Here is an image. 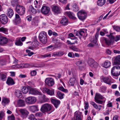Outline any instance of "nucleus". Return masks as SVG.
<instances>
[{
	"mask_svg": "<svg viewBox=\"0 0 120 120\" xmlns=\"http://www.w3.org/2000/svg\"><path fill=\"white\" fill-rule=\"evenodd\" d=\"M13 14V11L10 8L8 10L7 15L8 17L10 18H11Z\"/></svg>",
	"mask_w": 120,
	"mask_h": 120,
	"instance_id": "393cba45",
	"label": "nucleus"
},
{
	"mask_svg": "<svg viewBox=\"0 0 120 120\" xmlns=\"http://www.w3.org/2000/svg\"><path fill=\"white\" fill-rule=\"evenodd\" d=\"M77 41H75V42H71L69 40L67 41V43L69 45H74L75 43H77Z\"/></svg>",
	"mask_w": 120,
	"mask_h": 120,
	"instance_id": "e2e57ef3",
	"label": "nucleus"
},
{
	"mask_svg": "<svg viewBox=\"0 0 120 120\" xmlns=\"http://www.w3.org/2000/svg\"><path fill=\"white\" fill-rule=\"evenodd\" d=\"M57 95L58 98L60 99H63L64 98L63 96L64 94L60 91L57 92Z\"/></svg>",
	"mask_w": 120,
	"mask_h": 120,
	"instance_id": "a19ab883",
	"label": "nucleus"
},
{
	"mask_svg": "<svg viewBox=\"0 0 120 120\" xmlns=\"http://www.w3.org/2000/svg\"><path fill=\"white\" fill-rule=\"evenodd\" d=\"M111 73L113 76H117L120 75V66L116 65L114 66L112 68Z\"/></svg>",
	"mask_w": 120,
	"mask_h": 120,
	"instance_id": "7ed1b4c3",
	"label": "nucleus"
},
{
	"mask_svg": "<svg viewBox=\"0 0 120 120\" xmlns=\"http://www.w3.org/2000/svg\"><path fill=\"white\" fill-rule=\"evenodd\" d=\"M51 101L55 107L57 108L60 103V101L55 99H52Z\"/></svg>",
	"mask_w": 120,
	"mask_h": 120,
	"instance_id": "a878e982",
	"label": "nucleus"
},
{
	"mask_svg": "<svg viewBox=\"0 0 120 120\" xmlns=\"http://www.w3.org/2000/svg\"><path fill=\"white\" fill-rule=\"evenodd\" d=\"M82 113L77 111L74 113V117L76 120H82Z\"/></svg>",
	"mask_w": 120,
	"mask_h": 120,
	"instance_id": "2eb2a0df",
	"label": "nucleus"
},
{
	"mask_svg": "<svg viewBox=\"0 0 120 120\" xmlns=\"http://www.w3.org/2000/svg\"><path fill=\"white\" fill-rule=\"evenodd\" d=\"M106 88V87L104 86H101L100 88L101 91L103 92H105Z\"/></svg>",
	"mask_w": 120,
	"mask_h": 120,
	"instance_id": "680f3d73",
	"label": "nucleus"
},
{
	"mask_svg": "<svg viewBox=\"0 0 120 120\" xmlns=\"http://www.w3.org/2000/svg\"><path fill=\"white\" fill-rule=\"evenodd\" d=\"M100 30V29L99 28H98L97 29V30L98 32H97L96 33L95 36V38L93 40V42L95 43V44H96V43L97 42V40L99 36L98 32Z\"/></svg>",
	"mask_w": 120,
	"mask_h": 120,
	"instance_id": "f704fd0d",
	"label": "nucleus"
},
{
	"mask_svg": "<svg viewBox=\"0 0 120 120\" xmlns=\"http://www.w3.org/2000/svg\"><path fill=\"white\" fill-rule=\"evenodd\" d=\"M8 120H15V117L14 116H11L8 117Z\"/></svg>",
	"mask_w": 120,
	"mask_h": 120,
	"instance_id": "338daca9",
	"label": "nucleus"
},
{
	"mask_svg": "<svg viewBox=\"0 0 120 120\" xmlns=\"http://www.w3.org/2000/svg\"><path fill=\"white\" fill-rule=\"evenodd\" d=\"M15 95L16 96L19 98H21L22 94L21 93V91L18 90H16L15 92Z\"/></svg>",
	"mask_w": 120,
	"mask_h": 120,
	"instance_id": "ea45409f",
	"label": "nucleus"
},
{
	"mask_svg": "<svg viewBox=\"0 0 120 120\" xmlns=\"http://www.w3.org/2000/svg\"><path fill=\"white\" fill-rule=\"evenodd\" d=\"M1 80L3 81H4L6 80V75L3 74H2L1 75Z\"/></svg>",
	"mask_w": 120,
	"mask_h": 120,
	"instance_id": "49530a36",
	"label": "nucleus"
},
{
	"mask_svg": "<svg viewBox=\"0 0 120 120\" xmlns=\"http://www.w3.org/2000/svg\"><path fill=\"white\" fill-rule=\"evenodd\" d=\"M70 48L73 50L74 51H78L79 50V49L78 48H77L75 46H71Z\"/></svg>",
	"mask_w": 120,
	"mask_h": 120,
	"instance_id": "603ef678",
	"label": "nucleus"
},
{
	"mask_svg": "<svg viewBox=\"0 0 120 120\" xmlns=\"http://www.w3.org/2000/svg\"><path fill=\"white\" fill-rule=\"evenodd\" d=\"M77 14L78 17L80 19L83 20L85 19L86 14L84 11H80L77 13Z\"/></svg>",
	"mask_w": 120,
	"mask_h": 120,
	"instance_id": "9b49d317",
	"label": "nucleus"
},
{
	"mask_svg": "<svg viewBox=\"0 0 120 120\" xmlns=\"http://www.w3.org/2000/svg\"><path fill=\"white\" fill-rule=\"evenodd\" d=\"M104 97L100 94L98 93H96L95 94L94 100L97 103L101 104L104 103L105 101L101 100L104 99Z\"/></svg>",
	"mask_w": 120,
	"mask_h": 120,
	"instance_id": "f03ea898",
	"label": "nucleus"
},
{
	"mask_svg": "<svg viewBox=\"0 0 120 120\" xmlns=\"http://www.w3.org/2000/svg\"><path fill=\"white\" fill-rule=\"evenodd\" d=\"M21 19L20 18V17L19 15L17 14H15V20L14 21V22H15V24H17L19 23L20 22Z\"/></svg>",
	"mask_w": 120,
	"mask_h": 120,
	"instance_id": "c756f323",
	"label": "nucleus"
},
{
	"mask_svg": "<svg viewBox=\"0 0 120 120\" xmlns=\"http://www.w3.org/2000/svg\"><path fill=\"white\" fill-rule=\"evenodd\" d=\"M58 89L64 92L67 93L68 92V90L67 89H65L63 86L59 87Z\"/></svg>",
	"mask_w": 120,
	"mask_h": 120,
	"instance_id": "c03bdc74",
	"label": "nucleus"
},
{
	"mask_svg": "<svg viewBox=\"0 0 120 120\" xmlns=\"http://www.w3.org/2000/svg\"><path fill=\"white\" fill-rule=\"evenodd\" d=\"M74 71L73 69L72 68L71 69L69 70H68V74L69 75H70L71 74H73L74 73Z\"/></svg>",
	"mask_w": 120,
	"mask_h": 120,
	"instance_id": "13d9d810",
	"label": "nucleus"
},
{
	"mask_svg": "<svg viewBox=\"0 0 120 120\" xmlns=\"http://www.w3.org/2000/svg\"><path fill=\"white\" fill-rule=\"evenodd\" d=\"M17 104L19 106H23L25 104L24 101L22 100H19L18 101Z\"/></svg>",
	"mask_w": 120,
	"mask_h": 120,
	"instance_id": "e433bc0d",
	"label": "nucleus"
},
{
	"mask_svg": "<svg viewBox=\"0 0 120 120\" xmlns=\"http://www.w3.org/2000/svg\"><path fill=\"white\" fill-rule=\"evenodd\" d=\"M65 14L70 18L72 19H76V18L75 16V15L70 11L66 12Z\"/></svg>",
	"mask_w": 120,
	"mask_h": 120,
	"instance_id": "aec40b11",
	"label": "nucleus"
},
{
	"mask_svg": "<svg viewBox=\"0 0 120 120\" xmlns=\"http://www.w3.org/2000/svg\"><path fill=\"white\" fill-rule=\"evenodd\" d=\"M28 12L30 14L33 15L37 13V11L32 6H30L29 7Z\"/></svg>",
	"mask_w": 120,
	"mask_h": 120,
	"instance_id": "6ab92c4d",
	"label": "nucleus"
},
{
	"mask_svg": "<svg viewBox=\"0 0 120 120\" xmlns=\"http://www.w3.org/2000/svg\"><path fill=\"white\" fill-rule=\"evenodd\" d=\"M18 3V1L17 0H12L11 4L13 6H14Z\"/></svg>",
	"mask_w": 120,
	"mask_h": 120,
	"instance_id": "3c124183",
	"label": "nucleus"
},
{
	"mask_svg": "<svg viewBox=\"0 0 120 120\" xmlns=\"http://www.w3.org/2000/svg\"><path fill=\"white\" fill-rule=\"evenodd\" d=\"M50 9L49 7L44 6L41 9L42 13L45 14H47L50 11Z\"/></svg>",
	"mask_w": 120,
	"mask_h": 120,
	"instance_id": "f3484780",
	"label": "nucleus"
},
{
	"mask_svg": "<svg viewBox=\"0 0 120 120\" xmlns=\"http://www.w3.org/2000/svg\"><path fill=\"white\" fill-rule=\"evenodd\" d=\"M8 40L6 38L0 35V44L3 45L7 44Z\"/></svg>",
	"mask_w": 120,
	"mask_h": 120,
	"instance_id": "dca6fc26",
	"label": "nucleus"
},
{
	"mask_svg": "<svg viewBox=\"0 0 120 120\" xmlns=\"http://www.w3.org/2000/svg\"><path fill=\"white\" fill-rule=\"evenodd\" d=\"M45 36H46V33L44 31L41 32L39 36V38H42Z\"/></svg>",
	"mask_w": 120,
	"mask_h": 120,
	"instance_id": "37998d69",
	"label": "nucleus"
},
{
	"mask_svg": "<svg viewBox=\"0 0 120 120\" xmlns=\"http://www.w3.org/2000/svg\"><path fill=\"white\" fill-rule=\"evenodd\" d=\"M85 110L87 109L89 107L88 103V102L86 101L85 102Z\"/></svg>",
	"mask_w": 120,
	"mask_h": 120,
	"instance_id": "774afa93",
	"label": "nucleus"
},
{
	"mask_svg": "<svg viewBox=\"0 0 120 120\" xmlns=\"http://www.w3.org/2000/svg\"><path fill=\"white\" fill-rule=\"evenodd\" d=\"M111 33L109 35H106V36L109 37L110 39H108L106 38L103 37L101 38V40H103L104 42L108 45H109L112 44L114 42V38L113 36L112 35Z\"/></svg>",
	"mask_w": 120,
	"mask_h": 120,
	"instance_id": "f257e3e1",
	"label": "nucleus"
},
{
	"mask_svg": "<svg viewBox=\"0 0 120 120\" xmlns=\"http://www.w3.org/2000/svg\"><path fill=\"white\" fill-rule=\"evenodd\" d=\"M39 39L40 41L43 44H45L47 41V38L46 36H44V37H43L42 38H39Z\"/></svg>",
	"mask_w": 120,
	"mask_h": 120,
	"instance_id": "72a5a7b5",
	"label": "nucleus"
},
{
	"mask_svg": "<svg viewBox=\"0 0 120 120\" xmlns=\"http://www.w3.org/2000/svg\"><path fill=\"white\" fill-rule=\"evenodd\" d=\"M73 10L75 12L78 11L79 9L77 5L75 4H74L73 6Z\"/></svg>",
	"mask_w": 120,
	"mask_h": 120,
	"instance_id": "79ce46f5",
	"label": "nucleus"
},
{
	"mask_svg": "<svg viewBox=\"0 0 120 120\" xmlns=\"http://www.w3.org/2000/svg\"><path fill=\"white\" fill-rule=\"evenodd\" d=\"M88 63L89 65L93 68H96L98 66V64L92 59H89Z\"/></svg>",
	"mask_w": 120,
	"mask_h": 120,
	"instance_id": "6e6552de",
	"label": "nucleus"
},
{
	"mask_svg": "<svg viewBox=\"0 0 120 120\" xmlns=\"http://www.w3.org/2000/svg\"><path fill=\"white\" fill-rule=\"evenodd\" d=\"M47 50L49 51H52L53 49L52 46L50 45L47 47Z\"/></svg>",
	"mask_w": 120,
	"mask_h": 120,
	"instance_id": "0e129e2a",
	"label": "nucleus"
},
{
	"mask_svg": "<svg viewBox=\"0 0 120 120\" xmlns=\"http://www.w3.org/2000/svg\"><path fill=\"white\" fill-rule=\"evenodd\" d=\"M76 64L79 67L82 64V61L81 60L78 61L76 62Z\"/></svg>",
	"mask_w": 120,
	"mask_h": 120,
	"instance_id": "6e6d98bb",
	"label": "nucleus"
},
{
	"mask_svg": "<svg viewBox=\"0 0 120 120\" xmlns=\"http://www.w3.org/2000/svg\"><path fill=\"white\" fill-rule=\"evenodd\" d=\"M85 34V32L82 30H81L79 32H77V34H79L82 36H84Z\"/></svg>",
	"mask_w": 120,
	"mask_h": 120,
	"instance_id": "864d4df0",
	"label": "nucleus"
},
{
	"mask_svg": "<svg viewBox=\"0 0 120 120\" xmlns=\"http://www.w3.org/2000/svg\"><path fill=\"white\" fill-rule=\"evenodd\" d=\"M4 112L2 111H0V120H2L4 118Z\"/></svg>",
	"mask_w": 120,
	"mask_h": 120,
	"instance_id": "8fccbe9b",
	"label": "nucleus"
},
{
	"mask_svg": "<svg viewBox=\"0 0 120 120\" xmlns=\"http://www.w3.org/2000/svg\"><path fill=\"white\" fill-rule=\"evenodd\" d=\"M52 108L51 105L48 103H46L42 105L40 109L41 111L43 113L50 111Z\"/></svg>",
	"mask_w": 120,
	"mask_h": 120,
	"instance_id": "39448f33",
	"label": "nucleus"
},
{
	"mask_svg": "<svg viewBox=\"0 0 120 120\" xmlns=\"http://www.w3.org/2000/svg\"><path fill=\"white\" fill-rule=\"evenodd\" d=\"M22 64H16L12 66V68H22Z\"/></svg>",
	"mask_w": 120,
	"mask_h": 120,
	"instance_id": "5fc2aeb1",
	"label": "nucleus"
},
{
	"mask_svg": "<svg viewBox=\"0 0 120 120\" xmlns=\"http://www.w3.org/2000/svg\"><path fill=\"white\" fill-rule=\"evenodd\" d=\"M115 41H117L120 40V35H119L116 36L115 38H114Z\"/></svg>",
	"mask_w": 120,
	"mask_h": 120,
	"instance_id": "69168bd1",
	"label": "nucleus"
},
{
	"mask_svg": "<svg viewBox=\"0 0 120 120\" xmlns=\"http://www.w3.org/2000/svg\"><path fill=\"white\" fill-rule=\"evenodd\" d=\"M6 83L9 86L13 85L15 83L13 80L10 77L8 78L6 81Z\"/></svg>",
	"mask_w": 120,
	"mask_h": 120,
	"instance_id": "b1692460",
	"label": "nucleus"
},
{
	"mask_svg": "<svg viewBox=\"0 0 120 120\" xmlns=\"http://www.w3.org/2000/svg\"><path fill=\"white\" fill-rule=\"evenodd\" d=\"M113 28L117 32H119L120 31V28L118 26H113Z\"/></svg>",
	"mask_w": 120,
	"mask_h": 120,
	"instance_id": "4d7b16f0",
	"label": "nucleus"
},
{
	"mask_svg": "<svg viewBox=\"0 0 120 120\" xmlns=\"http://www.w3.org/2000/svg\"><path fill=\"white\" fill-rule=\"evenodd\" d=\"M77 80V78L74 76L70 78L69 81V84L70 85L73 86L76 82Z\"/></svg>",
	"mask_w": 120,
	"mask_h": 120,
	"instance_id": "a211bd4d",
	"label": "nucleus"
},
{
	"mask_svg": "<svg viewBox=\"0 0 120 120\" xmlns=\"http://www.w3.org/2000/svg\"><path fill=\"white\" fill-rule=\"evenodd\" d=\"M111 65V63L110 61L108 60L105 61L104 64H102V66L105 68H108L110 67Z\"/></svg>",
	"mask_w": 120,
	"mask_h": 120,
	"instance_id": "bb28decb",
	"label": "nucleus"
},
{
	"mask_svg": "<svg viewBox=\"0 0 120 120\" xmlns=\"http://www.w3.org/2000/svg\"><path fill=\"white\" fill-rule=\"evenodd\" d=\"M45 82L46 84L49 86H52L54 83V79L51 78H46L45 80Z\"/></svg>",
	"mask_w": 120,
	"mask_h": 120,
	"instance_id": "ddd939ff",
	"label": "nucleus"
},
{
	"mask_svg": "<svg viewBox=\"0 0 120 120\" xmlns=\"http://www.w3.org/2000/svg\"><path fill=\"white\" fill-rule=\"evenodd\" d=\"M36 101V99L34 97H29L26 98V102L29 104H33Z\"/></svg>",
	"mask_w": 120,
	"mask_h": 120,
	"instance_id": "f8f14e48",
	"label": "nucleus"
},
{
	"mask_svg": "<svg viewBox=\"0 0 120 120\" xmlns=\"http://www.w3.org/2000/svg\"><path fill=\"white\" fill-rule=\"evenodd\" d=\"M37 72L35 70H33L31 71L30 72L31 76H35L37 74Z\"/></svg>",
	"mask_w": 120,
	"mask_h": 120,
	"instance_id": "09e8293b",
	"label": "nucleus"
},
{
	"mask_svg": "<svg viewBox=\"0 0 120 120\" xmlns=\"http://www.w3.org/2000/svg\"><path fill=\"white\" fill-rule=\"evenodd\" d=\"M9 102V100L8 98H4L2 99V103L3 105L7 104Z\"/></svg>",
	"mask_w": 120,
	"mask_h": 120,
	"instance_id": "2f4dec72",
	"label": "nucleus"
},
{
	"mask_svg": "<svg viewBox=\"0 0 120 120\" xmlns=\"http://www.w3.org/2000/svg\"><path fill=\"white\" fill-rule=\"evenodd\" d=\"M90 104L92 105L94 107L97 109H98L100 110L101 109V106L100 105H98L94 102L91 101L90 102Z\"/></svg>",
	"mask_w": 120,
	"mask_h": 120,
	"instance_id": "5701e85b",
	"label": "nucleus"
},
{
	"mask_svg": "<svg viewBox=\"0 0 120 120\" xmlns=\"http://www.w3.org/2000/svg\"><path fill=\"white\" fill-rule=\"evenodd\" d=\"M29 93L32 95H36L38 94V91L35 89L29 88Z\"/></svg>",
	"mask_w": 120,
	"mask_h": 120,
	"instance_id": "cd10ccee",
	"label": "nucleus"
},
{
	"mask_svg": "<svg viewBox=\"0 0 120 120\" xmlns=\"http://www.w3.org/2000/svg\"><path fill=\"white\" fill-rule=\"evenodd\" d=\"M29 43H31V44L32 43H33V45L34 47H36L38 45L37 41V36H35L34 37L33 43H32L31 41H29L26 43V44H28Z\"/></svg>",
	"mask_w": 120,
	"mask_h": 120,
	"instance_id": "7c9ffc66",
	"label": "nucleus"
},
{
	"mask_svg": "<svg viewBox=\"0 0 120 120\" xmlns=\"http://www.w3.org/2000/svg\"><path fill=\"white\" fill-rule=\"evenodd\" d=\"M30 110L33 112H35L38 110V107L37 105H33L30 107Z\"/></svg>",
	"mask_w": 120,
	"mask_h": 120,
	"instance_id": "4c0bfd02",
	"label": "nucleus"
},
{
	"mask_svg": "<svg viewBox=\"0 0 120 120\" xmlns=\"http://www.w3.org/2000/svg\"><path fill=\"white\" fill-rule=\"evenodd\" d=\"M29 119L30 120H37V119L35 118L33 114H31L29 116Z\"/></svg>",
	"mask_w": 120,
	"mask_h": 120,
	"instance_id": "de8ad7c7",
	"label": "nucleus"
},
{
	"mask_svg": "<svg viewBox=\"0 0 120 120\" xmlns=\"http://www.w3.org/2000/svg\"><path fill=\"white\" fill-rule=\"evenodd\" d=\"M64 53L62 52H54L53 53V55L57 56H61L63 55Z\"/></svg>",
	"mask_w": 120,
	"mask_h": 120,
	"instance_id": "473e14b6",
	"label": "nucleus"
},
{
	"mask_svg": "<svg viewBox=\"0 0 120 120\" xmlns=\"http://www.w3.org/2000/svg\"><path fill=\"white\" fill-rule=\"evenodd\" d=\"M8 19L7 16L4 14L0 15V21L2 24L5 25L8 22Z\"/></svg>",
	"mask_w": 120,
	"mask_h": 120,
	"instance_id": "9d476101",
	"label": "nucleus"
},
{
	"mask_svg": "<svg viewBox=\"0 0 120 120\" xmlns=\"http://www.w3.org/2000/svg\"><path fill=\"white\" fill-rule=\"evenodd\" d=\"M114 63L115 65L120 64V55L118 56L115 57Z\"/></svg>",
	"mask_w": 120,
	"mask_h": 120,
	"instance_id": "c85d7f7f",
	"label": "nucleus"
},
{
	"mask_svg": "<svg viewBox=\"0 0 120 120\" xmlns=\"http://www.w3.org/2000/svg\"><path fill=\"white\" fill-rule=\"evenodd\" d=\"M42 91L43 92L46 93L50 96H52L54 95V89H50L45 87L43 89Z\"/></svg>",
	"mask_w": 120,
	"mask_h": 120,
	"instance_id": "1a4fd4ad",
	"label": "nucleus"
},
{
	"mask_svg": "<svg viewBox=\"0 0 120 120\" xmlns=\"http://www.w3.org/2000/svg\"><path fill=\"white\" fill-rule=\"evenodd\" d=\"M100 78L102 82H103L109 85H111L114 82L113 79L110 76L106 77L102 76Z\"/></svg>",
	"mask_w": 120,
	"mask_h": 120,
	"instance_id": "423d86ee",
	"label": "nucleus"
},
{
	"mask_svg": "<svg viewBox=\"0 0 120 120\" xmlns=\"http://www.w3.org/2000/svg\"><path fill=\"white\" fill-rule=\"evenodd\" d=\"M23 67H24L25 68H28L31 67V65L28 64H24L22 65Z\"/></svg>",
	"mask_w": 120,
	"mask_h": 120,
	"instance_id": "052dcab7",
	"label": "nucleus"
},
{
	"mask_svg": "<svg viewBox=\"0 0 120 120\" xmlns=\"http://www.w3.org/2000/svg\"><path fill=\"white\" fill-rule=\"evenodd\" d=\"M29 88L27 87H23L21 89V91L23 94H26L28 92Z\"/></svg>",
	"mask_w": 120,
	"mask_h": 120,
	"instance_id": "58836bf2",
	"label": "nucleus"
},
{
	"mask_svg": "<svg viewBox=\"0 0 120 120\" xmlns=\"http://www.w3.org/2000/svg\"><path fill=\"white\" fill-rule=\"evenodd\" d=\"M105 0H98L97 1V4L99 6H102L105 4Z\"/></svg>",
	"mask_w": 120,
	"mask_h": 120,
	"instance_id": "c9c22d12",
	"label": "nucleus"
},
{
	"mask_svg": "<svg viewBox=\"0 0 120 120\" xmlns=\"http://www.w3.org/2000/svg\"><path fill=\"white\" fill-rule=\"evenodd\" d=\"M16 11L20 15H23L25 13V8L23 6L17 5L16 7Z\"/></svg>",
	"mask_w": 120,
	"mask_h": 120,
	"instance_id": "0eeeda50",
	"label": "nucleus"
},
{
	"mask_svg": "<svg viewBox=\"0 0 120 120\" xmlns=\"http://www.w3.org/2000/svg\"><path fill=\"white\" fill-rule=\"evenodd\" d=\"M39 96H38V103H42L45 102H48L49 101V99L47 98L45 95L42 94L41 93L38 91V95Z\"/></svg>",
	"mask_w": 120,
	"mask_h": 120,
	"instance_id": "20e7f679",
	"label": "nucleus"
},
{
	"mask_svg": "<svg viewBox=\"0 0 120 120\" xmlns=\"http://www.w3.org/2000/svg\"><path fill=\"white\" fill-rule=\"evenodd\" d=\"M60 23L64 26L67 25L68 24V21L67 19L65 16H63L60 21Z\"/></svg>",
	"mask_w": 120,
	"mask_h": 120,
	"instance_id": "4be33fe9",
	"label": "nucleus"
},
{
	"mask_svg": "<svg viewBox=\"0 0 120 120\" xmlns=\"http://www.w3.org/2000/svg\"><path fill=\"white\" fill-rule=\"evenodd\" d=\"M52 10L55 13L59 14L61 12L60 8L57 6H53L52 7Z\"/></svg>",
	"mask_w": 120,
	"mask_h": 120,
	"instance_id": "4468645a",
	"label": "nucleus"
},
{
	"mask_svg": "<svg viewBox=\"0 0 120 120\" xmlns=\"http://www.w3.org/2000/svg\"><path fill=\"white\" fill-rule=\"evenodd\" d=\"M8 29L7 28H4L3 27L0 28V32H2L6 34L7 33Z\"/></svg>",
	"mask_w": 120,
	"mask_h": 120,
	"instance_id": "a18cd8bd",
	"label": "nucleus"
},
{
	"mask_svg": "<svg viewBox=\"0 0 120 120\" xmlns=\"http://www.w3.org/2000/svg\"><path fill=\"white\" fill-rule=\"evenodd\" d=\"M15 44L16 45L18 46H21L23 44L20 40L17 41L15 42Z\"/></svg>",
	"mask_w": 120,
	"mask_h": 120,
	"instance_id": "bf43d9fd",
	"label": "nucleus"
},
{
	"mask_svg": "<svg viewBox=\"0 0 120 120\" xmlns=\"http://www.w3.org/2000/svg\"><path fill=\"white\" fill-rule=\"evenodd\" d=\"M19 111L21 114L22 116L24 117H26L28 113V111L27 110L23 109H20Z\"/></svg>",
	"mask_w": 120,
	"mask_h": 120,
	"instance_id": "412c9836",
	"label": "nucleus"
}]
</instances>
